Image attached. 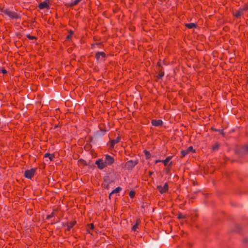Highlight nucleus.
I'll list each match as a JSON object with an SVG mask.
<instances>
[{"label":"nucleus","mask_w":248,"mask_h":248,"mask_svg":"<svg viewBox=\"0 0 248 248\" xmlns=\"http://www.w3.org/2000/svg\"><path fill=\"white\" fill-rule=\"evenodd\" d=\"M59 127V125L58 124H56L54 127V129H56L57 128V127Z\"/></svg>","instance_id":"c03bdc74"},{"label":"nucleus","mask_w":248,"mask_h":248,"mask_svg":"<svg viewBox=\"0 0 248 248\" xmlns=\"http://www.w3.org/2000/svg\"><path fill=\"white\" fill-rule=\"evenodd\" d=\"M219 144L217 142H216L214 145L212 146V150L213 151H217L219 149Z\"/></svg>","instance_id":"5701e85b"},{"label":"nucleus","mask_w":248,"mask_h":248,"mask_svg":"<svg viewBox=\"0 0 248 248\" xmlns=\"http://www.w3.org/2000/svg\"><path fill=\"white\" fill-rule=\"evenodd\" d=\"M0 11L12 19H18L21 18L19 14L7 8L2 7L0 9Z\"/></svg>","instance_id":"f257e3e1"},{"label":"nucleus","mask_w":248,"mask_h":248,"mask_svg":"<svg viewBox=\"0 0 248 248\" xmlns=\"http://www.w3.org/2000/svg\"><path fill=\"white\" fill-rule=\"evenodd\" d=\"M172 157V156H169L167 157L165 160H162L161 162L163 163L164 166H166Z\"/></svg>","instance_id":"f3484780"},{"label":"nucleus","mask_w":248,"mask_h":248,"mask_svg":"<svg viewBox=\"0 0 248 248\" xmlns=\"http://www.w3.org/2000/svg\"><path fill=\"white\" fill-rule=\"evenodd\" d=\"M170 171V168L168 167L166 169V173L168 174Z\"/></svg>","instance_id":"4c0bfd02"},{"label":"nucleus","mask_w":248,"mask_h":248,"mask_svg":"<svg viewBox=\"0 0 248 248\" xmlns=\"http://www.w3.org/2000/svg\"><path fill=\"white\" fill-rule=\"evenodd\" d=\"M151 124L152 125L154 126H162L163 124V122L162 120L158 119H153L151 121Z\"/></svg>","instance_id":"f8f14e48"},{"label":"nucleus","mask_w":248,"mask_h":248,"mask_svg":"<svg viewBox=\"0 0 248 248\" xmlns=\"http://www.w3.org/2000/svg\"><path fill=\"white\" fill-rule=\"evenodd\" d=\"M103 180L104 183H108L109 184L114 182V181L111 179L109 176H105L104 177Z\"/></svg>","instance_id":"2eb2a0df"},{"label":"nucleus","mask_w":248,"mask_h":248,"mask_svg":"<svg viewBox=\"0 0 248 248\" xmlns=\"http://www.w3.org/2000/svg\"><path fill=\"white\" fill-rule=\"evenodd\" d=\"M69 34H71V35H72H72H73V34H74V32H73V31H72V30H70V31H69Z\"/></svg>","instance_id":"ea45409f"},{"label":"nucleus","mask_w":248,"mask_h":248,"mask_svg":"<svg viewBox=\"0 0 248 248\" xmlns=\"http://www.w3.org/2000/svg\"><path fill=\"white\" fill-rule=\"evenodd\" d=\"M55 158V155L54 154H50V155L49 156V159L50 161H53Z\"/></svg>","instance_id":"72a5a7b5"},{"label":"nucleus","mask_w":248,"mask_h":248,"mask_svg":"<svg viewBox=\"0 0 248 248\" xmlns=\"http://www.w3.org/2000/svg\"><path fill=\"white\" fill-rule=\"evenodd\" d=\"M185 26L188 29H192L193 28H196L197 25L194 23H187L185 24Z\"/></svg>","instance_id":"dca6fc26"},{"label":"nucleus","mask_w":248,"mask_h":248,"mask_svg":"<svg viewBox=\"0 0 248 248\" xmlns=\"http://www.w3.org/2000/svg\"><path fill=\"white\" fill-rule=\"evenodd\" d=\"M161 161H162L161 160H156L155 161V163L156 164L158 162H161Z\"/></svg>","instance_id":"79ce46f5"},{"label":"nucleus","mask_w":248,"mask_h":248,"mask_svg":"<svg viewBox=\"0 0 248 248\" xmlns=\"http://www.w3.org/2000/svg\"><path fill=\"white\" fill-rule=\"evenodd\" d=\"M72 36L71 35V34H68L67 36H66V40H71V38H72Z\"/></svg>","instance_id":"f704fd0d"},{"label":"nucleus","mask_w":248,"mask_h":248,"mask_svg":"<svg viewBox=\"0 0 248 248\" xmlns=\"http://www.w3.org/2000/svg\"><path fill=\"white\" fill-rule=\"evenodd\" d=\"M235 153L239 156H243L248 153V144L240 147L235 150Z\"/></svg>","instance_id":"20e7f679"},{"label":"nucleus","mask_w":248,"mask_h":248,"mask_svg":"<svg viewBox=\"0 0 248 248\" xmlns=\"http://www.w3.org/2000/svg\"><path fill=\"white\" fill-rule=\"evenodd\" d=\"M160 61V60H159L157 63V66L158 67V71L159 72L158 75L156 76V78L158 79H162V77L164 76V72Z\"/></svg>","instance_id":"6e6552de"},{"label":"nucleus","mask_w":248,"mask_h":248,"mask_svg":"<svg viewBox=\"0 0 248 248\" xmlns=\"http://www.w3.org/2000/svg\"><path fill=\"white\" fill-rule=\"evenodd\" d=\"M173 164V163L172 161H170L169 164V165H168V167H170V168H171V166Z\"/></svg>","instance_id":"58836bf2"},{"label":"nucleus","mask_w":248,"mask_h":248,"mask_svg":"<svg viewBox=\"0 0 248 248\" xmlns=\"http://www.w3.org/2000/svg\"><path fill=\"white\" fill-rule=\"evenodd\" d=\"M106 56V53L102 51L97 52L95 55V58L97 61L101 60V58H105Z\"/></svg>","instance_id":"9b49d317"},{"label":"nucleus","mask_w":248,"mask_h":248,"mask_svg":"<svg viewBox=\"0 0 248 248\" xmlns=\"http://www.w3.org/2000/svg\"><path fill=\"white\" fill-rule=\"evenodd\" d=\"M157 189L159 190L161 194H163L167 192V191L165 189H164V187H162L161 185L157 186Z\"/></svg>","instance_id":"6ab92c4d"},{"label":"nucleus","mask_w":248,"mask_h":248,"mask_svg":"<svg viewBox=\"0 0 248 248\" xmlns=\"http://www.w3.org/2000/svg\"><path fill=\"white\" fill-rule=\"evenodd\" d=\"M101 130L103 131V134L104 135V134H105V133L106 132V130H102V129H101Z\"/></svg>","instance_id":"49530a36"},{"label":"nucleus","mask_w":248,"mask_h":248,"mask_svg":"<svg viewBox=\"0 0 248 248\" xmlns=\"http://www.w3.org/2000/svg\"><path fill=\"white\" fill-rule=\"evenodd\" d=\"M122 190V187L118 186V187H116L115 189L113 190L111 192V194H113L114 193H119Z\"/></svg>","instance_id":"412c9836"},{"label":"nucleus","mask_w":248,"mask_h":248,"mask_svg":"<svg viewBox=\"0 0 248 248\" xmlns=\"http://www.w3.org/2000/svg\"><path fill=\"white\" fill-rule=\"evenodd\" d=\"M143 153L145 155L146 159H149L151 158V155L149 151H148L147 150H145L143 151Z\"/></svg>","instance_id":"aec40b11"},{"label":"nucleus","mask_w":248,"mask_h":248,"mask_svg":"<svg viewBox=\"0 0 248 248\" xmlns=\"http://www.w3.org/2000/svg\"><path fill=\"white\" fill-rule=\"evenodd\" d=\"M163 187H164V189H165L167 191L169 189V186H168V183H165V184L164 185Z\"/></svg>","instance_id":"473e14b6"},{"label":"nucleus","mask_w":248,"mask_h":248,"mask_svg":"<svg viewBox=\"0 0 248 248\" xmlns=\"http://www.w3.org/2000/svg\"><path fill=\"white\" fill-rule=\"evenodd\" d=\"M87 233H90V234H91V235H92V233H91V232H90V231L89 229H87Z\"/></svg>","instance_id":"a19ab883"},{"label":"nucleus","mask_w":248,"mask_h":248,"mask_svg":"<svg viewBox=\"0 0 248 248\" xmlns=\"http://www.w3.org/2000/svg\"><path fill=\"white\" fill-rule=\"evenodd\" d=\"M112 195H113V194H111V192H110V193H109V196H108V198H109V199H111V196H112Z\"/></svg>","instance_id":"37998d69"},{"label":"nucleus","mask_w":248,"mask_h":248,"mask_svg":"<svg viewBox=\"0 0 248 248\" xmlns=\"http://www.w3.org/2000/svg\"><path fill=\"white\" fill-rule=\"evenodd\" d=\"M95 164L97 165V167L100 170H102L105 168L106 165L104 163V159L102 158H99L96 161Z\"/></svg>","instance_id":"9d476101"},{"label":"nucleus","mask_w":248,"mask_h":248,"mask_svg":"<svg viewBox=\"0 0 248 248\" xmlns=\"http://www.w3.org/2000/svg\"><path fill=\"white\" fill-rule=\"evenodd\" d=\"M153 174V172L150 171L149 175L151 176Z\"/></svg>","instance_id":"de8ad7c7"},{"label":"nucleus","mask_w":248,"mask_h":248,"mask_svg":"<svg viewBox=\"0 0 248 248\" xmlns=\"http://www.w3.org/2000/svg\"><path fill=\"white\" fill-rule=\"evenodd\" d=\"M186 151H187V152H188V153L189 152H192V153H195V150L193 149V147L192 146H189L187 149H186Z\"/></svg>","instance_id":"a878e982"},{"label":"nucleus","mask_w":248,"mask_h":248,"mask_svg":"<svg viewBox=\"0 0 248 248\" xmlns=\"http://www.w3.org/2000/svg\"><path fill=\"white\" fill-rule=\"evenodd\" d=\"M177 218L179 219H182V218H186V216L183 215L181 213H179L178 215Z\"/></svg>","instance_id":"bb28decb"},{"label":"nucleus","mask_w":248,"mask_h":248,"mask_svg":"<svg viewBox=\"0 0 248 248\" xmlns=\"http://www.w3.org/2000/svg\"><path fill=\"white\" fill-rule=\"evenodd\" d=\"M104 162L105 164L106 165V167H107L108 165H111L114 162V158L113 157L108 155H105V160H104Z\"/></svg>","instance_id":"0eeeda50"},{"label":"nucleus","mask_w":248,"mask_h":248,"mask_svg":"<svg viewBox=\"0 0 248 248\" xmlns=\"http://www.w3.org/2000/svg\"><path fill=\"white\" fill-rule=\"evenodd\" d=\"M82 0H74L70 5V7H73L77 5L79 2H80Z\"/></svg>","instance_id":"4be33fe9"},{"label":"nucleus","mask_w":248,"mask_h":248,"mask_svg":"<svg viewBox=\"0 0 248 248\" xmlns=\"http://www.w3.org/2000/svg\"><path fill=\"white\" fill-rule=\"evenodd\" d=\"M36 169L35 168L26 170L24 172V176L26 178L31 179L34 175Z\"/></svg>","instance_id":"39448f33"},{"label":"nucleus","mask_w":248,"mask_h":248,"mask_svg":"<svg viewBox=\"0 0 248 248\" xmlns=\"http://www.w3.org/2000/svg\"><path fill=\"white\" fill-rule=\"evenodd\" d=\"M138 163L139 160L138 159L134 161L130 160L124 163V167L127 170H131Z\"/></svg>","instance_id":"7ed1b4c3"},{"label":"nucleus","mask_w":248,"mask_h":248,"mask_svg":"<svg viewBox=\"0 0 248 248\" xmlns=\"http://www.w3.org/2000/svg\"><path fill=\"white\" fill-rule=\"evenodd\" d=\"M135 191L134 190H131L129 193V196L131 198H133L135 196Z\"/></svg>","instance_id":"cd10ccee"},{"label":"nucleus","mask_w":248,"mask_h":248,"mask_svg":"<svg viewBox=\"0 0 248 248\" xmlns=\"http://www.w3.org/2000/svg\"><path fill=\"white\" fill-rule=\"evenodd\" d=\"M55 210H54L50 215H48L46 216V219H49L55 216V213L54 212Z\"/></svg>","instance_id":"393cba45"},{"label":"nucleus","mask_w":248,"mask_h":248,"mask_svg":"<svg viewBox=\"0 0 248 248\" xmlns=\"http://www.w3.org/2000/svg\"><path fill=\"white\" fill-rule=\"evenodd\" d=\"M78 163L80 164V165H82L83 166H86L87 165V164L86 163V161L83 159H80L79 160H78Z\"/></svg>","instance_id":"b1692460"},{"label":"nucleus","mask_w":248,"mask_h":248,"mask_svg":"<svg viewBox=\"0 0 248 248\" xmlns=\"http://www.w3.org/2000/svg\"><path fill=\"white\" fill-rule=\"evenodd\" d=\"M109 185V184L104 182L103 184H102V186L105 188L108 189Z\"/></svg>","instance_id":"7c9ffc66"},{"label":"nucleus","mask_w":248,"mask_h":248,"mask_svg":"<svg viewBox=\"0 0 248 248\" xmlns=\"http://www.w3.org/2000/svg\"><path fill=\"white\" fill-rule=\"evenodd\" d=\"M211 130L213 131H215V132H219L220 134H221L223 136H225V133L223 131V129H216V128H215L214 127H212L211 128Z\"/></svg>","instance_id":"a211bd4d"},{"label":"nucleus","mask_w":248,"mask_h":248,"mask_svg":"<svg viewBox=\"0 0 248 248\" xmlns=\"http://www.w3.org/2000/svg\"><path fill=\"white\" fill-rule=\"evenodd\" d=\"M38 8L40 9H49V0H46L44 1L39 3L38 6Z\"/></svg>","instance_id":"1a4fd4ad"},{"label":"nucleus","mask_w":248,"mask_h":248,"mask_svg":"<svg viewBox=\"0 0 248 248\" xmlns=\"http://www.w3.org/2000/svg\"><path fill=\"white\" fill-rule=\"evenodd\" d=\"M26 37L28 39H29L30 40H33V39H36V40L37 39V37H35L34 36H31V35L30 34H27L26 35Z\"/></svg>","instance_id":"c756f323"},{"label":"nucleus","mask_w":248,"mask_h":248,"mask_svg":"<svg viewBox=\"0 0 248 248\" xmlns=\"http://www.w3.org/2000/svg\"><path fill=\"white\" fill-rule=\"evenodd\" d=\"M248 10V3L245 4L243 6L239 8V10L233 14L234 16L237 18H240L244 14V12Z\"/></svg>","instance_id":"f03ea898"},{"label":"nucleus","mask_w":248,"mask_h":248,"mask_svg":"<svg viewBox=\"0 0 248 248\" xmlns=\"http://www.w3.org/2000/svg\"><path fill=\"white\" fill-rule=\"evenodd\" d=\"M1 72H2V73L3 74H6V73H7V70H6V69H2L1 70Z\"/></svg>","instance_id":"e433bc0d"},{"label":"nucleus","mask_w":248,"mask_h":248,"mask_svg":"<svg viewBox=\"0 0 248 248\" xmlns=\"http://www.w3.org/2000/svg\"><path fill=\"white\" fill-rule=\"evenodd\" d=\"M77 223V221L76 220H74L70 222H67L65 224H63V226L66 225L67 226V228L65 230V231H69L70 229L73 228V227L76 225Z\"/></svg>","instance_id":"ddd939ff"},{"label":"nucleus","mask_w":248,"mask_h":248,"mask_svg":"<svg viewBox=\"0 0 248 248\" xmlns=\"http://www.w3.org/2000/svg\"><path fill=\"white\" fill-rule=\"evenodd\" d=\"M244 242L245 243H248V240L247 239H245L244 240Z\"/></svg>","instance_id":"a18cd8bd"},{"label":"nucleus","mask_w":248,"mask_h":248,"mask_svg":"<svg viewBox=\"0 0 248 248\" xmlns=\"http://www.w3.org/2000/svg\"><path fill=\"white\" fill-rule=\"evenodd\" d=\"M181 154L182 155L181 157H184L188 154V152H187L186 150H182L181 151Z\"/></svg>","instance_id":"c85d7f7f"},{"label":"nucleus","mask_w":248,"mask_h":248,"mask_svg":"<svg viewBox=\"0 0 248 248\" xmlns=\"http://www.w3.org/2000/svg\"><path fill=\"white\" fill-rule=\"evenodd\" d=\"M120 140V137L118 136L116 139L112 140H111L110 147L113 148L114 145L118 143Z\"/></svg>","instance_id":"4468645a"},{"label":"nucleus","mask_w":248,"mask_h":248,"mask_svg":"<svg viewBox=\"0 0 248 248\" xmlns=\"http://www.w3.org/2000/svg\"><path fill=\"white\" fill-rule=\"evenodd\" d=\"M87 225L89 229L93 230L94 229V225L93 223L88 224Z\"/></svg>","instance_id":"2f4dec72"},{"label":"nucleus","mask_w":248,"mask_h":248,"mask_svg":"<svg viewBox=\"0 0 248 248\" xmlns=\"http://www.w3.org/2000/svg\"><path fill=\"white\" fill-rule=\"evenodd\" d=\"M141 227V220L140 218L137 217L135 219V223L133 225V226L131 228L132 231L134 232H138V230H139Z\"/></svg>","instance_id":"423d86ee"},{"label":"nucleus","mask_w":248,"mask_h":248,"mask_svg":"<svg viewBox=\"0 0 248 248\" xmlns=\"http://www.w3.org/2000/svg\"><path fill=\"white\" fill-rule=\"evenodd\" d=\"M50 155V154H49V153H46V154L44 155V157H45V158H46V157H49V156Z\"/></svg>","instance_id":"c9c22d12"}]
</instances>
